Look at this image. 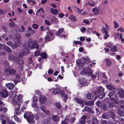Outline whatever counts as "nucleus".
<instances>
[{
  "mask_svg": "<svg viewBox=\"0 0 124 124\" xmlns=\"http://www.w3.org/2000/svg\"><path fill=\"white\" fill-rule=\"evenodd\" d=\"M34 42V41L32 40V39L31 38H29L28 41V43L25 44L26 48L24 49L23 52L19 54L20 57H22L23 56L25 55L28 54L29 52V48L31 46V44Z\"/></svg>",
  "mask_w": 124,
  "mask_h": 124,
  "instance_id": "obj_1",
  "label": "nucleus"
},
{
  "mask_svg": "<svg viewBox=\"0 0 124 124\" xmlns=\"http://www.w3.org/2000/svg\"><path fill=\"white\" fill-rule=\"evenodd\" d=\"M5 72L7 75H14L16 73V71L13 69H10V67L8 63L7 62L5 65Z\"/></svg>",
  "mask_w": 124,
  "mask_h": 124,
  "instance_id": "obj_2",
  "label": "nucleus"
},
{
  "mask_svg": "<svg viewBox=\"0 0 124 124\" xmlns=\"http://www.w3.org/2000/svg\"><path fill=\"white\" fill-rule=\"evenodd\" d=\"M24 117L26 118L28 122L30 124H33L34 122V116L33 115L30 113L25 112L24 115Z\"/></svg>",
  "mask_w": 124,
  "mask_h": 124,
  "instance_id": "obj_3",
  "label": "nucleus"
},
{
  "mask_svg": "<svg viewBox=\"0 0 124 124\" xmlns=\"http://www.w3.org/2000/svg\"><path fill=\"white\" fill-rule=\"evenodd\" d=\"M89 59L87 58H82L81 59L78 60L77 61V63L78 64L79 66H82L84 65V62L87 60H89Z\"/></svg>",
  "mask_w": 124,
  "mask_h": 124,
  "instance_id": "obj_4",
  "label": "nucleus"
},
{
  "mask_svg": "<svg viewBox=\"0 0 124 124\" xmlns=\"http://www.w3.org/2000/svg\"><path fill=\"white\" fill-rule=\"evenodd\" d=\"M16 60L15 62L19 64V66L20 67V70H23V66L24 62L19 57H16Z\"/></svg>",
  "mask_w": 124,
  "mask_h": 124,
  "instance_id": "obj_5",
  "label": "nucleus"
},
{
  "mask_svg": "<svg viewBox=\"0 0 124 124\" xmlns=\"http://www.w3.org/2000/svg\"><path fill=\"white\" fill-rule=\"evenodd\" d=\"M20 105L16 104L15 105V112L16 115H19L21 114L20 111Z\"/></svg>",
  "mask_w": 124,
  "mask_h": 124,
  "instance_id": "obj_6",
  "label": "nucleus"
},
{
  "mask_svg": "<svg viewBox=\"0 0 124 124\" xmlns=\"http://www.w3.org/2000/svg\"><path fill=\"white\" fill-rule=\"evenodd\" d=\"M23 96L22 95L19 94L17 98V101L16 102V104L20 105L22 102V99Z\"/></svg>",
  "mask_w": 124,
  "mask_h": 124,
  "instance_id": "obj_7",
  "label": "nucleus"
},
{
  "mask_svg": "<svg viewBox=\"0 0 124 124\" xmlns=\"http://www.w3.org/2000/svg\"><path fill=\"white\" fill-rule=\"evenodd\" d=\"M39 44L37 43L36 41L34 40V42H33L32 44L31 45V46L30 48L31 49H33L34 48L37 49L39 48Z\"/></svg>",
  "mask_w": 124,
  "mask_h": 124,
  "instance_id": "obj_8",
  "label": "nucleus"
},
{
  "mask_svg": "<svg viewBox=\"0 0 124 124\" xmlns=\"http://www.w3.org/2000/svg\"><path fill=\"white\" fill-rule=\"evenodd\" d=\"M84 72L85 75H87L88 76H90L93 73L92 71L89 68H85L84 69Z\"/></svg>",
  "mask_w": 124,
  "mask_h": 124,
  "instance_id": "obj_9",
  "label": "nucleus"
},
{
  "mask_svg": "<svg viewBox=\"0 0 124 124\" xmlns=\"http://www.w3.org/2000/svg\"><path fill=\"white\" fill-rule=\"evenodd\" d=\"M27 29V32L30 33L31 35H33L35 33V30L33 29L31 26H29Z\"/></svg>",
  "mask_w": 124,
  "mask_h": 124,
  "instance_id": "obj_10",
  "label": "nucleus"
},
{
  "mask_svg": "<svg viewBox=\"0 0 124 124\" xmlns=\"http://www.w3.org/2000/svg\"><path fill=\"white\" fill-rule=\"evenodd\" d=\"M1 97L3 98L7 97L8 95V92L5 90L2 91L1 92Z\"/></svg>",
  "mask_w": 124,
  "mask_h": 124,
  "instance_id": "obj_11",
  "label": "nucleus"
},
{
  "mask_svg": "<svg viewBox=\"0 0 124 124\" xmlns=\"http://www.w3.org/2000/svg\"><path fill=\"white\" fill-rule=\"evenodd\" d=\"M39 100L40 103H43L46 101V98L44 95H40L39 96Z\"/></svg>",
  "mask_w": 124,
  "mask_h": 124,
  "instance_id": "obj_12",
  "label": "nucleus"
},
{
  "mask_svg": "<svg viewBox=\"0 0 124 124\" xmlns=\"http://www.w3.org/2000/svg\"><path fill=\"white\" fill-rule=\"evenodd\" d=\"M119 97L120 98H122L124 97V90H121L118 91L117 93Z\"/></svg>",
  "mask_w": 124,
  "mask_h": 124,
  "instance_id": "obj_13",
  "label": "nucleus"
},
{
  "mask_svg": "<svg viewBox=\"0 0 124 124\" xmlns=\"http://www.w3.org/2000/svg\"><path fill=\"white\" fill-rule=\"evenodd\" d=\"M104 89L101 86L98 87L97 88V92L96 93V94H98L101 92L104 91Z\"/></svg>",
  "mask_w": 124,
  "mask_h": 124,
  "instance_id": "obj_14",
  "label": "nucleus"
},
{
  "mask_svg": "<svg viewBox=\"0 0 124 124\" xmlns=\"http://www.w3.org/2000/svg\"><path fill=\"white\" fill-rule=\"evenodd\" d=\"M117 113L119 116H124V110L120 109H118Z\"/></svg>",
  "mask_w": 124,
  "mask_h": 124,
  "instance_id": "obj_15",
  "label": "nucleus"
},
{
  "mask_svg": "<svg viewBox=\"0 0 124 124\" xmlns=\"http://www.w3.org/2000/svg\"><path fill=\"white\" fill-rule=\"evenodd\" d=\"M14 57L12 55L10 54L8 55V59L10 60H12L15 61L16 60V57Z\"/></svg>",
  "mask_w": 124,
  "mask_h": 124,
  "instance_id": "obj_16",
  "label": "nucleus"
},
{
  "mask_svg": "<svg viewBox=\"0 0 124 124\" xmlns=\"http://www.w3.org/2000/svg\"><path fill=\"white\" fill-rule=\"evenodd\" d=\"M108 108H112L116 106V105L115 103L113 102H109L108 104Z\"/></svg>",
  "mask_w": 124,
  "mask_h": 124,
  "instance_id": "obj_17",
  "label": "nucleus"
},
{
  "mask_svg": "<svg viewBox=\"0 0 124 124\" xmlns=\"http://www.w3.org/2000/svg\"><path fill=\"white\" fill-rule=\"evenodd\" d=\"M7 88L10 90H12L15 85L12 83H9L7 85Z\"/></svg>",
  "mask_w": 124,
  "mask_h": 124,
  "instance_id": "obj_18",
  "label": "nucleus"
},
{
  "mask_svg": "<svg viewBox=\"0 0 124 124\" xmlns=\"http://www.w3.org/2000/svg\"><path fill=\"white\" fill-rule=\"evenodd\" d=\"M60 92L61 90L60 89H56L53 90L52 93L53 94L56 95L60 93Z\"/></svg>",
  "mask_w": 124,
  "mask_h": 124,
  "instance_id": "obj_19",
  "label": "nucleus"
},
{
  "mask_svg": "<svg viewBox=\"0 0 124 124\" xmlns=\"http://www.w3.org/2000/svg\"><path fill=\"white\" fill-rule=\"evenodd\" d=\"M54 38L53 37L49 35H47L45 38V39L47 41H50L52 40Z\"/></svg>",
  "mask_w": 124,
  "mask_h": 124,
  "instance_id": "obj_20",
  "label": "nucleus"
},
{
  "mask_svg": "<svg viewBox=\"0 0 124 124\" xmlns=\"http://www.w3.org/2000/svg\"><path fill=\"white\" fill-rule=\"evenodd\" d=\"M50 12L53 14L56 15L58 13V11L57 9H54L53 8H51L50 9Z\"/></svg>",
  "mask_w": 124,
  "mask_h": 124,
  "instance_id": "obj_21",
  "label": "nucleus"
},
{
  "mask_svg": "<svg viewBox=\"0 0 124 124\" xmlns=\"http://www.w3.org/2000/svg\"><path fill=\"white\" fill-rule=\"evenodd\" d=\"M3 48L7 52L9 53H11L12 51L11 49L8 46H3Z\"/></svg>",
  "mask_w": 124,
  "mask_h": 124,
  "instance_id": "obj_22",
  "label": "nucleus"
},
{
  "mask_svg": "<svg viewBox=\"0 0 124 124\" xmlns=\"http://www.w3.org/2000/svg\"><path fill=\"white\" fill-rule=\"evenodd\" d=\"M109 117V116L106 113L103 114L102 115V117L104 119H108Z\"/></svg>",
  "mask_w": 124,
  "mask_h": 124,
  "instance_id": "obj_23",
  "label": "nucleus"
},
{
  "mask_svg": "<svg viewBox=\"0 0 124 124\" xmlns=\"http://www.w3.org/2000/svg\"><path fill=\"white\" fill-rule=\"evenodd\" d=\"M68 18L72 21L75 22L76 20L75 17L73 15H70L68 16Z\"/></svg>",
  "mask_w": 124,
  "mask_h": 124,
  "instance_id": "obj_24",
  "label": "nucleus"
},
{
  "mask_svg": "<svg viewBox=\"0 0 124 124\" xmlns=\"http://www.w3.org/2000/svg\"><path fill=\"white\" fill-rule=\"evenodd\" d=\"M40 55L42 58L44 59H46L47 55L46 52H44L40 53Z\"/></svg>",
  "mask_w": 124,
  "mask_h": 124,
  "instance_id": "obj_25",
  "label": "nucleus"
},
{
  "mask_svg": "<svg viewBox=\"0 0 124 124\" xmlns=\"http://www.w3.org/2000/svg\"><path fill=\"white\" fill-rule=\"evenodd\" d=\"M85 104L87 105L91 106L94 105L93 102L92 101L85 102Z\"/></svg>",
  "mask_w": 124,
  "mask_h": 124,
  "instance_id": "obj_26",
  "label": "nucleus"
},
{
  "mask_svg": "<svg viewBox=\"0 0 124 124\" xmlns=\"http://www.w3.org/2000/svg\"><path fill=\"white\" fill-rule=\"evenodd\" d=\"M64 29L63 28L60 29L56 33V35L57 36L60 35L62 33Z\"/></svg>",
  "mask_w": 124,
  "mask_h": 124,
  "instance_id": "obj_27",
  "label": "nucleus"
},
{
  "mask_svg": "<svg viewBox=\"0 0 124 124\" xmlns=\"http://www.w3.org/2000/svg\"><path fill=\"white\" fill-rule=\"evenodd\" d=\"M52 118L53 120L55 122H57L59 120L58 117L56 115H54L52 117Z\"/></svg>",
  "mask_w": 124,
  "mask_h": 124,
  "instance_id": "obj_28",
  "label": "nucleus"
},
{
  "mask_svg": "<svg viewBox=\"0 0 124 124\" xmlns=\"http://www.w3.org/2000/svg\"><path fill=\"white\" fill-rule=\"evenodd\" d=\"M69 122V119L66 118L62 121L61 124H68Z\"/></svg>",
  "mask_w": 124,
  "mask_h": 124,
  "instance_id": "obj_29",
  "label": "nucleus"
},
{
  "mask_svg": "<svg viewBox=\"0 0 124 124\" xmlns=\"http://www.w3.org/2000/svg\"><path fill=\"white\" fill-rule=\"evenodd\" d=\"M92 11L94 14H97L99 12V10L98 8H94L92 9Z\"/></svg>",
  "mask_w": 124,
  "mask_h": 124,
  "instance_id": "obj_30",
  "label": "nucleus"
},
{
  "mask_svg": "<svg viewBox=\"0 0 124 124\" xmlns=\"http://www.w3.org/2000/svg\"><path fill=\"white\" fill-rule=\"evenodd\" d=\"M87 99H93V97L92 94L90 93H88L87 95Z\"/></svg>",
  "mask_w": 124,
  "mask_h": 124,
  "instance_id": "obj_31",
  "label": "nucleus"
},
{
  "mask_svg": "<svg viewBox=\"0 0 124 124\" xmlns=\"http://www.w3.org/2000/svg\"><path fill=\"white\" fill-rule=\"evenodd\" d=\"M108 105L106 104H104L102 106V109L104 111H107L108 109Z\"/></svg>",
  "mask_w": 124,
  "mask_h": 124,
  "instance_id": "obj_32",
  "label": "nucleus"
},
{
  "mask_svg": "<svg viewBox=\"0 0 124 124\" xmlns=\"http://www.w3.org/2000/svg\"><path fill=\"white\" fill-rule=\"evenodd\" d=\"M51 22L55 23H56L58 22V19L55 17H54L51 19Z\"/></svg>",
  "mask_w": 124,
  "mask_h": 124,
  "instance_id": "obj_33",
  "label": "nucleus"
},
{
  "mask_svg": "<svg viewBox=\"0 0 124 124\" xmlns=\"http://www.w3.org/2000/svg\"><path fill=\"white\" fill-rule=\"evenodd\" d=\"M106 87L109 90H112L114 89V87L110 85H107Z\"/></svg>",
  "mask_w": 124,
  "mask_h": 124,
  "instance_id": "obj_34",
  "label": "nucleus"
},
{
  "mask_svg": "<svg viewBox=\"0 0 124 124\" xmlns=\"http://www.w3.org/2000/svg\"><path fill=\"white\" fill-rule=\"evenodd\" d=\"M75 100H76V102L79 104H82L83 103V101L80 99H75Z\"/></svg>",
  "mask_w": 124,
  "mask_h": 124,
  "instance_id": "obj_35",
  "label": "nucleus"
},
{
  "mask_svg": "<svg viewBox=\"0 0 124 124\" xmlns=\"http://www.w3.org/2000/svg\"><path fill=\"white\" fill-rule=\"evenodd\" d=\"M106 65L108 67L110 66L111 65V62L109 60H108L106 61Z\"/></svg>",
  "mask_w": 124,
  "mask_h": 124,
  "instance_id": "obj_36",
  "label": "nucleus"
},
{
  "mask_svg": "<svg viewBox=\"0 0 124 124\" xmlns=\"http://www.w3.org/2000/svg\"><path fill=\"white\" fill-rule=\"evenodd\" d=\"M75 119V118L74 117H73L70 118V119H69V122H70L71 124H72L74 123Z\"/></svg>",
  "mask_w": 124,
  "mask_h": 124,
  "instance_id": "obj_37",
  "label": "nucleus"
},
{
  "mask_svg": "<svg viewBox=\"0 0 124 124\" xmlns=\"http://www.w3.org/2000/svg\"><path fill=\"white\" fill-rule=\"evenodd\" d=\"M14 118L15 120L18 122H21V120L19 118H18V117L16 116V115H14Z\"/></svg>",
  "mask_w": 124,
  "mask_h": 124,
  "instance_id": "obj_38",
  "label": "nucleus"
},
{
  "mask_svg": "<svg viewBox=\"0 0 124 124\" xmlns=\"http://www.w3.org/2000/svg\"><path fill=\"white\" fill-rule=\"evenodd\" d=\"M105 95V93H102L99 95V97L101 99L104 97Z\"/></svg>",
  "mask_w": 124,
  "mask_h": 124,
  "instance_id": "obj_39",
  "label": "nucleus"
},
{
  "mask_svg": "<svg viewBox=\"0 0 124 124\" xmlns=\"http://www.w3.org/2000/svg\"><path fill=\"white\" fill-rule=\"evenodd\" d=\"M19 44L17 43H14V44H13L12 47V48H17Z\"/></svg>",
  "mask_w": 124,
  "mask_h": 124,
  "instance_id": "obj_40",
  "label": "nucleus"
},
{
  "mask_svg": "<svg viewBox=\"0 0 124 124\" xmlns=\"http://www.w3.org/2000/svg\"><path fill=\"white\" fill-rule=\"evenodd\" d=\"M0 108V111H2V112H6L7 110V108L6 107H4L3 108H2V107Z\"/></svg>",
  "mask_w": 124,
  "mask_h": 124,
  "instance_id": "obj_41",
  "label": "nucleus"
},
{
  "mask_svg": "<svg viewBox=\"0 0 124 124\" xmlns=\"http://www.w3.org/2000/svg\"><path fill=\"white\" fill-rule=\"evenodd\" d=\"M92 121L93 122L91 124H95L97 123V120L95 118H94L92 119Z\"/></svg>",
  "mask_w": 124,
  "mask_h": 124,
  "instance_id": "obj_42",
  "label": "nucleus"
},
{
  "mask_svg": "<svg viewBox=\"0 0 124 124\" xmlns=\"http://www.w3.org/2000/svg\"><path fill=\"white\" fill-rule=\"evenodd\" d=\"M110 113L111 118L113 119H114L115 118V115L114 112L112 111H110Z\"/></svg>",
  "mask_w": 124,
  "mask_h": 124,
  "instance_id": "obj_43",
  "label": "nucleus"
},
{
  "mask_svg": "<svg viewBox=\"0 0 124 124\" xmlns=\"http://www.w3.org/2000/svg\"><path fill=\"white\" fill-rule=\"evenodd\" d=\"M21 38V35L20 34H18L17 36V39H18L17 41L19 43H20L21 42L20 39Z\"/></svg>",
  "mask_w": 124,
  "mask_h": 124,
  "instance_id": "obj_44",
  "label": "nucleus"
},
{
  "mask_svg": "<svg viewBox=\"0 0 124 124\" xmlns=\"http://www.w3.org/2000/svg\"><path fill=\"white\" fill-rule=\"evenodd\" d=\"M55 106L59 109H60L61 108V106L60 103H55Z\"/></svg>",
  "mask_w": 124,
  "mask_h": 124,
  "instance_id": "obj_45",
  "label": "nucleus"
},
{
  "mask_svg": "<svg viewBox=\"0 0 124 124\" xmlns=\"http://www.w3.org/2000/svg\"><path fill=\"white\" fill-rule=\"evenodd\" d=\"M96 104L99 107H100L102 106V104L101 101H99L97 102L96 103Z\"/></svg>",
  "mask_w": 124,
  "mask_h": 124,
  "instance_id": "obj_46",
  "label": "nucleus"
},
{
  "mask_svg": "<svg viewBox=\"0 0 124 124\" xmlns=\"http://www.w3.org/2000/svg\"><path fill=\"white\" fill-rule=\"evenodd\" d=\"M40 108L41 110L44 111L46 110V107L45 105H41L40 106Z\"/></svg>",
  "mask_w": 124,
  "mask_h": 124,
  "instance_id": "obj_47",
  "label": "nucleus"
},
{
  "mask_svg": "<svg viewBox=\"0 0 124 124\" xmlns=\"http://www.w3.org/2000/svg\"><path fill=\"white\" fill-rule=\"evenodd\" d=\"M2 29L3 30V31L5 32H7L8 30L7 27L5 26H2Z\"/></svg>",
  "mask_w": 124,
  "mask_h": 124,
  "instance_id": "obj_48",
  "label": "nucleus"
},
{
  "mask_svg": "<svg viewBox=\"0 0 124 124\" xmlns=\"http://www.w3.org/2000/svg\"><path fill=\"white\" fill-rule=\"evenodd\" d=\"M116 46H114L112 47L111 49V51L113 52H114L116 50Z\"/></svg>",
  "mask_w": 124,
  "mask_h": 124,
  "instance_id": "obj_49",
  "label": "nucleus"
},
{
  "mask_svg": "<svg viewBox=\"0 0 124 124\" xmlns=\"http://www.w3.org/2000/svg\"><path fill=\"white\" fill-rule=\"evenodd\" d=\"M76 10L77 13L80 14H81L82 12V10L77 7L76 8Z\"/></svg>",
  "mask_w": 124,
  "mask_h": 124,
  "instance_id": "obj_50",
  "label": "nucleus"
},
{
  "mask_svg": "<svg viewBox=\"0 0 124 124\" xmlns=\"http://www.w3.org/2000/svg\"><path fill=\"white\" fill-rule=\"evenodd\" d=\"M16 79L17 81H18L20 80V77L19 75L18 74H16Z\"/></svg>",
  "mask_w": 124,
  "mask_h": 124,
  "instance_id": "obj_51",
  "label": "nucleus"
},
{
  "mask_svg": "<svg viewBox=\"0 0 124 124\" xmlns=\"http://www.w3.org/2000/svg\"><path fill=\"white\" fill-rule=\"evenodd\" d=\"M39 27L36 24L34 23L32 25V27L34 29H37Z\"/></svg>",
  "mask_w": 124,
  "mask_h": 124,
  "instance_id": "obj_52",
  "label": "nucleus"
},
{
  "mask_svg": "<svg viewBox=\"0 0 124 124\" xmlns=\"http://www.w3.org/2000/svg\"><path fill=\"white\" fill-rule=\"evenodd\" d=\"M102 32L105 34H108V32L106 30V29L104 27H103L102 29Z\"/></svg>",
  "mask_w": 124,
  "mask_h": 124,
  "instance_id": "obj_53",
  "label": "nucleus"
},
{
  "mask_svg": "<svg viewBox=\"0 0 124 124\" xmlns=\"http://www.w3.org/2000/svg\"><path fill=\"white\" fill-rule=\"evenodd\" d=\"M91 108L89 107L86 106L85 107V111L88 112Z\"/></svg>",
  "mask_w": 124,
  "mask_h": 124,
  "instance_id": "obj_54",
  "label": "nucleus"
},
{
  "mask_svg": "<svg viewBox=\"0 0 124 124\" xmlns=\"http://www.w3.org/2000/svg\"><path fill=\"white\" fill-rule=\"evenodd\" d=\"M15 23L13 21H12V23H10L9 24V26L11 28L13 27L14 26Z\"/></svg>",
  "mask_w": 124,
  "mask_h": 124,
  "instance_id": "obj_55",
  "label": "nucleus"
},
{
  "mask_svg": "<svg viewBox=\"0 0 124 124\" xmlns=\"http://www.w3.org/2000/svg\"><path fill=\"white\" fill-rule=\"evenodd\" d=\"M40 54V52L38 50L35 52L34 55L35 56H37Z\"/></svg>",
  "mask_w": 124,
  "mask_h": 124,
  "instance_id": "obj_56",
  "label": "nucleus"
},
{
  "mask_svg": "<svg viewBox=\"0 0 124 124\" xmlns=\"http://www.w3.org/2000/svg\"><path fill=\"white\" fill-rule=\"evenodd\" d=\"M74 43L76 45L79 44V45H82V43L80 41H76Z\"/></svg>",
  "mask_w": 124,
  "mask_h": 124,
  "instance_id": "obj_57",
  "label": "nucleus"
},
{
  "mask_svg": "<svg viewBox=\"0 0 124 124\" xmlns=\"http://www.w3.org/2000/svg\"><path fill=\"white\" fill-rule=\"evenodd\" d=\"M7 44L8 45L12 47L13 43L9 41L7 42Z\"/></svg>",
  "mask_w": 124,
  "mask_h": 124,
  "instance_id": "obj_58",
  "label": "nucleus"
},
{
  "mask_svg": "<svg viewBox=\"0 0 124 124\" xmlns=\"http://www.w3.org/2000/svg\"><path fill=\"white\" fill-rule=\"evenodd\" d=\"M32 57H31L28 60V62L29 64H31L32 63L33 61V60L32 59Z\"/></svg>",
  "mask_w": 124,
  "mask_h": 124,
  "instance_id": "obj_59",
  "label": "nucleus"
},
{
  "mask_svg": "<svg viewBox=\"0 0 124 124\" xmlns=\"http://www.w3.org/2000/svg\"><path fill=\"white\" fill-rule=\"evenodd\" d=\"M83 23L87 24H89L90 23L89 21L86 19L83 20Z\"/></svg>",
  "mask_w": 124,
  "mask_h": 124,
  "instance_id": "obj_60",
  "label": "nucleus"
},
{
  "mask_svg": "<svg viewBox=\"0 0 124 124\" xmlns=\"http://www.w3.org/2000/svg\"><path fill=\"white\" fill-rule=\"evenodd\" d=\"M44 122H45L44 124H49L50 123V121L47 120H44Z\"/></svg>",
  "mask_w": 124,
  "mask_h": 124,
  "instance_id": "obj_61",
  "label": "nucleus"
},
{
  "mask_svg": "<svg viewBox=\"0 0 124 124\" xmlns=\"http://www.w3.org/2000/svg\"><path fill=\"white\" fill-rule=\"evenodd\" d=\"M8 124H15V122L11 120H9L8 121Z\"/></svg>",
  "mask_w": 124,
  "mask_h": 124,
  "instance_id": "obj_62",
  "label": "nucleus"
},
{
  "mask_svg": "<svg viewBox=\"0 0 124 124\" xmlns=\"http://www.w3.org/2000/svg\"><path fill=\"white\" fill-rule=\"evenodd\" d=\"M44 22L45 24H47L48 25H50V22L47 20H45Z\"/></svg>",
  "mask_w": 124,
  "mask_h": 124,
  "instance_id": "obj_63",
  "label": "nucleus"
},
{
  "mask_svg": "<svg viewBox=\"0 0 124 124\" xmlns=\"http://www.w3.org/2000/svg\"><path fill=\"white\" fill-rule=\"evenodd\" d=\"M107 121L105 120H103L101 121L100 122V124H106Z\"/></svg>",
  "mask_w": 124,
  "mask_h": 124,
  "instance_id": "obj_64",
  "label": "nucleus"
}]
</instances>
